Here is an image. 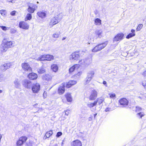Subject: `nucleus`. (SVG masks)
<instances>
[{
  "label": "nucleus",
  "mask_w": 146,
  "mask_h": 146,
  "mask_svg": "<svg viewBox=\"0 0 146 146\" xmlns=\"http://www.w3.org/2000/svg\"><path fill=\"white\" fill-rule=\"evenodd\" d=\"M104 100V99L102 97H100L99 98H98L97 99V100H96V102H97L100 104L102 103Z\"/></svg>",
  "instance_id": "f704fd0d"
},
{
  "label": "nucleus",
  "mask_w": 146,
  "mask_h": 146,
  "mask_svg": "<svg viewBox=\"0 0 146 146\" xmlns=\"http://www.w3.org/2000/svg\"><path fill=\"white\" fill-rule=\"evenodd\" d=\"M102 31L101 30H97L96 31V35L98 36V37L100 38L102 37L101 34L102 33Z\"/></svg>",
  "instance_id": "2f4dec72"
},
{
  "label": "nucleus",
  "mask_w": 146,
  "mask_h": 146,
  "mask_svg": "<svg viewBox=\"0 0 146 146\" xmlns=\"http://www.w3.org/2000/svg\"><path fill=\"white\" fill-rule=\"evenodd\" d=\"M97 113H95V114H94V117L95 118V117H96V115H97Z\"/></svg>",
  "instance_id": "13d9d810"
},
{
  "label": "nucleus",
  "mask_w": 146,
  "mask_h": 146,
  "mask_svg": "<svg viewBox=\"0 0 146 146\" xmlns=\"http://www.w3.org/2000/svg\"><path fill=\"white\" fill-rule=\"evenodd\" d=\"M2 91L0 90V93H1L2 92Z\"/></svg>",
  "instance_id": "e2e57ef3"
},
{
  "label": "nucleus",
  "mask_w": 146,
  "mask_h": 146,
  "mask_svg": "<svg viewBox=\"0 0 146 146\" xmlns=\"http://www.w3.org/2000/svg\"><path fill=\"white\" fill-rule=\"evenodd\" d=\"M37 105H38V104L37 103H36V104H34L33 105V106H35Z\"/></svg>",
  "instance_id": "bf43d9fd"
},
{
  "label": "nucleus",
  "mask_w": 146,
  "mask_h": 146,
  "mask_svg": "<svg viewBox=\"0 0 146 146\" xmlns=\"http://www.w3.org/2000/svg\"><path fill=\"white\" fill-rule=\"evenodd\" d=\"M143 25L142 24H141L139 25L137 27V31H139L142 28Z\"/></svg>",
  "instance_id": "79ce46f5"
},
{
  "label": "nucleus",
  "mask_w": 146,
  "mask_h": 146,
  "mask_svg": "<svg viewBox=\"0 0 146 146\" xmlns=\"http://www.w3.org/2000/svg\"><path fill=\"white\" fill-rule=\"evenodd\" d=\"M92 62V59L91 58L85 59L84 60H81L79 61L80 64L84 65L85 66H87L90 64Z\"/></svg>",
  "instance_id": "6e6552de"
},
{
  "label": "nucleus",
  "mask_w": 146,
  "mask_h": 146,
  "mask_svg": "<svg viewBox=\"0 0 146 146\" xmlns=\"http://www.w3.org/2000/svg\"><path fill=\"white\" fill-rule=\"evenodd\" d=\"M53 133L52 131V130L47 132L44 137V139H46V138H49L52 135Z\"/></svg>",
  "instance_id": "aec40b11"
},
{
  "label": "nucleus",
  "mask_w": 146,
  "mask_h": 146,
  "mask_svg": "<svg viewBox=\"0 0 146 146\" xmlns=\"http://www.w3.org/2000/svg\"><path fill=\"white\" fill-rule=\"evenodd\" d=\"M143 86L146 88V81H143L142 82Z\"/></svg>",
  "instance_id": "8fccbe9b"
},
{
  "label": "nucleus",
  "mask_w": 146,
  "mask_h": 146,
  "mask_svg": "<svg viewBox=\"0 0 146 146\" xmlns=\"http://www.w3.org/2000/svg\"><path fill=\"white\" fill-rule=\"evenodd\" d=\"M97 92L95 90H92V92L91 95L89 97V99L90 100L95 99L97 97Z\"/></svg>",
  "instance_id": "f3484780"
},
{
  "label": "nucleus",
  "mask_w": 146,
  "mask_h": 146,
  "mask_svg": "<svg viewBox=\"0 0 146 146\" xmlns=\"http://www.w3.org/2000/svg\"><path fill=\"white\" fill-rule=\"evenodd\" d=\"M62 135V133L61 131H59L57 133L56 136L57 137H58Z\"/></svg>",
  "instance_id": "a18cd8bd"
},
{
  "label": "nucleus",
  "mask_w": 146,
  "mask_h": 146,
  "mask_svg": "<svg viewBox=\"0 0 146 146\" xmlns=\"http://www.w3.org/2000/svg\"><path fill=\"white\" fill-rule=\"evenodd\" d=\"M100 50L99 47L97 45V46H95L93 49L92 50V51L93 52H96L98 51H100Z\"/></svg>",
  "instance_id": "72a5a7b5"
},
{
  "label": "nucleus",
  "mask_w": 146,
  "mask_h": 146,
  "mask_svg": "<svg viewBox=\"0 0 146 146\" xmlns=\"http://www.w3.org/2000/svg\"><path fill=\"white\" fill-rule=\"evenodd\" d=\"M65 96L68 102H70L72 101V96L70 94L67 93L65 95Z\"/></svg>",
  "instance_id": "bb28decb"
},
{
  "label": "nucleus",
  "mask_w": 146,
  "mask_h": 146,
  "mask_svg": "<svg viewBox=\"0 0 146 146\" xmlns=\"http://www.w3.org/2000/svg\"><path fill=\"white\" fill-rule=\"evenodd\" d=\"M22 84L23 86L27 89L31 88L33 84L31 81L27 79L23 80Z\"/></svg>",
  "instance_id": "7ed1b4c3"
},
{
  "label": "nucleus",
  "mask_w": 146,
  "mask_h": 146,
  "mask_svg": "<svg viewBox=\"0 0 146 146\" xmlns=\"http://www.w3.org/2000/svg\"><path fill=\"white\" fill-rule=\"evenodd\" d=\"M137 117H140V118H141L144 115V114L143 113L140 112L137 114Z\"/></svg>",
  "instance_id": "ea45409f"
},
{
  "label": "nucleus",
  "mask_w": 146,
  "mask_h": 146,
  "mask_svg": "<svg viewBox=\"0 0 146 146\" xmlns=\"http://www.w3.org/2000/svg\"><path fill=\"white\" fill-rule=\"evenodd\" d=\"M71 146H82V143L79 140H77L72 142Z\"/></svg>",
  "instance_id": "6ab92c4d"
},
{
  "label": "nucleus",
  "mask_w": 146,
  "mask_h": 146,
  "mask_svg": "<svg viewBox=\"0 0 146 146\" xmlns=\"http://www.w3.org/2000/svg\"><path fill=\"white\" fill-rule=\"evenodd\" d=\"M131 31L132 33H129L126 36V38H127L129 39L135 36V30L133 29H132Z\"/></svg>",
  "instance_id": "393cba45"
},
{
  "label": "nucleus",
  "mask_w": 146,
  "mask_h": 146,
  "mask_svg": "<svg viewBox=\"0 0 146 146\" xmlns=\"http://www.w3.org/2000/svg\"><path fill=\"white\" fill-rule=\"evenodd\" d=\"M65 84L64 83H62L58 88V92L60 94H62L65 92Z\"/></svg>",
  "instance_id": "4468645a"
},
{
  "label": "nucleus",
  "mask_w": 146,
  "mask_h": 146,
  "mask_svg": "<svg viewBox=\"0 0 146 146\" xmlns=\"http://www.w3.org/2000/svg\"><path fill=\"white\" fill-rule=\"evenodd\" d=\"M28 6L27 11L30 13H33L37 8V5L33 3H31L29 5H28Z\"/></svg>",
  "instance_id": "20e7f679"
},
{
  "label": "nucleus",
  "mask_w": 146,
  "mask_h": 146,
  "mask_svg": "<svg viewBox=\"0 0 146 146\" xmlns=\"http://www.w3.org/2000/svg\"><path fill=\"white\" fill-rule=\"evenodd\" d=\"M120 105L123 107H125L128 104V101L125 98H123L120 99L119 101Z\"/></svg>",
  "instance_id": "9b49d317"
},
{
  "label": "nucleus",
  "mask_w": 146,
  "mask_h": 146,
  "mask_svg": "<svg viewBox=\"0 0 146 146\" xmlns=\"http://www.w3.org/2000/svg\"><path fill=\"white\" fill-rule=\"evenodd\" d=\"M124 35L122 33H119L117 34L116 36H115L113 39V41H119L122 40Z\"/></svg>",
  "instance_id": "2eb2a0df"
},
{
  "label": "nucleus",
  "mask_w": 146,
  "mask_h": 146,
  "mask_svg": "<svg viewBox=\"0 0 146 146\" xmlns=\"http://www.w3.org/2000/svg\"><path fill=\"white\" fill-rule=\"evenodd\" d=\"M51 68L52 70L55 72L57 71L58 69V66L56 64H52L51 66Z\"/></svg>",
  "instance_id": "cd10ccee"
},
{
  "label": "nucleus",
  "mask_w": 146,
  "mask_h": 146,
  "mask_svg": "<svg viewBox=\"0 0 146 146\" xmlns=\"http://www.w3.org/2000/svg\"><path fill=\"white\" fill-rule=\"evenodd\" d=\"M14 0H9L8 1L9 2H11V3H13V1Z\"/></svg>",
  "instance_id": "4d7b16f0"
},
{
  "label": "nucleus",
  "mask_w": 146,
  "mask_h": 146,
  "mask_svg": "<svg viewBox=\"0 0 146 146\" xmlns=\"http://www.w3.org/2000/svg\"><path fill=\"white\" fill-rule=\"evenodd\" d=\"M45 55H43L41 56L38 58L39 60L40 61H44L46 60V57H45Z\"/></svg>",
  "instance_id": "e433bc0d"
},
{
  "label": "nucleus",
  "mask_w": 146,
  "mask_h": 146,
  "mask_svg": "<svg viewBox=\"0 0 146 146\" xmlns=\"http://www.w3.org/2000/svg\"><path fill=\"white\" fill-rule=\"evenodd\" d=\"M11 66V64L10 63L5 64L0 66V70L1 71H5L9 68Z\"/></svg>",
  "instance_id": "f8f14e48"
},
{
  "label": "nucleus",
  "mask_w": 146,
  "mask_h": 146,
  "mask_svg": "<svg viewBox=\"0 0 146 146\" xmlns=\"http://www.w3.org/2000/svg\"><path fill=\"white\" fill-rule=\"evenodd\" d=\"M27 139V138L25 136H22L20 137L19 140L17 141V146H20L26 141Z\"/></svg>",
  "instance_id": "9d476101"
},
{
  "label": "nucleus",
  "mask_w": 146,
  "mask_h": 146,
  "mask_svg": "<svg viewBox=\"0 0 146 146\" xmlns=\"http://www.w3.org/2000/svg\"><path fill=\"white\" fill-rule=\"evenodd\" d=\"M3 75L0 73V82L2 81L3 80Z\"/></svg>",
  "instance_id": "09e8293b"
},
{
  "label": "nucleus",
  "mask_w": 146,
  "mask_h": 146,
  "mask_svg": "<svg viewBox=\"0 0 146 146\" xmlns=\"http://www.w3.org/2000/svg\"><path fill=\"white\" fill-rule=\"evenodd\" d=\"M97 102H96V101H95L93 103L88 104L87 106L90 108H92L95 106L97 104Z\"/></svg>",
  "instance_id": "7c9ffc66"
},
{
  "label": "nucleus",
  "mask_w": 146,
  "mask_h": 146,
  "mask_svg": "<svg viewBox=\"0 0 146 146\" xmlns=\"http://www.w3.org/2000/svg\"><path fill=\"white\" fill-rule=\"evenodd\" d=\"M28 78L30 80H35L38 77L36 74L33 72L29 73L28 75Z\"/></svg>",
  "instance_id": "dca6fc26"
},
{
  "label": "nucleus",
  "mask_w": 146,
  "mask_h": 146,
  "mask_svg": "<svg viewBox=\"0 0 146 146\" xmlns=\"http://www.w3.org/2000/svg\"><path fill=\"white\" fill-rule=\"evenodd\" d=\"M26 18L27 20H30L32 18V15L31 13H28L26 15Z\"/></svg>",
  "instance_id": "4c0bfd02"
},
{
  "label": "nucleus",
  "mask_w": 146,
  "mask_h": 146,
  "mask_svg": "<svg viewBox=\"0 0 146 146\" xmlns=\"http://www.w3.org/2000/svg\"><path fill=\"white\" fill-rule=\"evenodd\" d=\"M0 27L3 31H5L9 29L10 27H6L5 26H0Z\"/></svg>",
  "instance_id": "58836bf2"
},
{
  "label": "nucleus",
  "mask_w": 146,
  "mask_h": 146,
  "mask_svg": "<svg viewBox=\"0 0 146 146\" xmlns=\"http://www.w3.org/2000/svg\"><path fill=\"white\" fill-rule=\"evenodd\" d=\"M95 23L96 25H100L101 23V20L99 18H96L95 20Z\"/></svg>",
  "instance_id": "473e14b6"
},
{
  "label": "nucleus",
  "mask_w": 146,
  "mask_h": 146,
  "mask_svg": "<svg viewBox=\"0 0 146 146\" xmlns=\"http://www.w3.org/2000/svg\"><path fill=\"white\" fill-rule=\"evenodd\" d=\"M77 66V65H74L70 67L69 69V72L70 73H71L73 72Z\"/></svg>",
  "instance_id": "c9c22d12"
},
{
  "label": "nucleus",
  "mask_w": 146,
  "mask_h": 146,
  "mask_svg": "<svg viewBox=\"0 0 146 146\" xmlns=\"http://www.w3.org/2000/svg\"><path fill=\"white\" fill-rule=\"evenodd\" d=\"M59 35V33H56L53 35V37L54 38H56L58 37Z\"/></svg>",
  "instance_id": "37998d69"
},
{
  "label": "nucleus",
  "mask_w": 146,
  "mask_h": 146,
  "mask_svg": "<svg viewBox=\"0 0 146 146\" xmlns=\"http://www.w3.org/2000/svg\"><path fill=\"white\" fill-rule=\"evenodd\" d=\"M16 32V30L15 29L12 28L10 29V33L11 34H13L15 33Z\"/></svg>",
  "instance_id": "c03bdc74"
},
{
  "label": "nucleus",
  "mask_w": 146,
  "mask_h": 146,
  "mask_svg": "<svg viewBox=\"0 0 146 146\" xmlns=\"http://www.w3.org/2000/svg\"><path fill=\"white\" fill-rule=\"evenodd\" d=\"M36 3H39V2H38V1H37V2H36Z\"/></svg>",
  "instance_id": "0e129e2a"
},
{
  "label": "nucleus",
  "mask_w": 146,
  "mask_h": 146,
  "mask_svg": "<svg viewBox=\"0 0 146 146\" xmlns=\"http://www.w3.org/2000/svg\"><path fill=\"white\" fill-rule=\"evenodd\" d=\"M142 75L144 76H146V69L142 73Z\"/></svg>",
  "instance_id": "864d4df0"
},
{
  "label": "nucleus",
  "mask_w": 146,
  "mask_h": 146,
  "mask_svg": "<svg viewBox=\"0 0 146 146\" xmlns=\"http://www.w3.org/2000/svg\"><path fill=\"white\" fill-rule=\"evenodd\" d=\"M15 87L16 88H19L20 87V84L18 79H16L14 81Z\"/></svg>",
  "instance_id": "a878e982"
},
{
  "label": "nucleus",
  "mask_w": 146,
  "mask_h": 146,
  "mask_svg": "<svg viewBox=\"0 0 146 146\" xmlns=\"http://www.w3.org/2000/svg\"><path fill=\"white\" fill-rule=\"evenodd\" d=\"M66 38V37H64L62 38V40H63Z\"/></svg>",
  "instance_id": "052dcab7"
},
{
  "label": "nucleus",
  "mask_w": 146,
  "mask_h": 146,
  "mask_svg": "<svg viewBox=\"0 0 146 146\" xmlns=\"http://www.w3.org/2000/svg\"><path fill=\"white\" fill-rule=\"evenodd\" d=\"M109 95L111 98H113L115 97V94L114 93H109Z\"/></svg>",
  "instance_id": "a19ab883"
},
{
  "label": "nucleus",
  "mask_w": 146,
  "mask_h": 146,
  "mask_svg": "<svg viewBox=\"0 0 146 146\" xmlns=\"http://www.w3.org/2000/svg\"><path fill=\"white\" fill-rule=\"evenodd\" d=\"M42 78L43 80L48 81L52 79V77L49 74H46L43 75L42 76Z\"/></svg>",
  "instance_id": "a211bd4d"
},
{
  "label": "nucleus",
  "mask_w": 146,
  "mask_h": 146,
  "mask_svg": "<svg viewBox=\"0 0 146 146\" xmlns=\"http://www.w3.org/2000/svg\"><path fill=\"white\" fill-rule=\"evenodd\" d=\"M16 13V11H13L11 13V15L12 16H14L15 15Z\"/></svg>",
  "instance_id": "3c124183"
},
{
  "label": "nucleus",
  "mask_w": 146,
  "mask_h": 146,
  "mask_svg": "<svg viewBox=\"0 0 146 146\" xmlns=\"http://www.w3.org/2000/svg\"><path fill=\"white\" fill-rule=\"evenodd\" d=\"M94 72L93 71L89 72L86 78V84H88L94 77Z\"/></svg>",
  "instance_id": "1a4fd4ad"
},
{
  "label": "nucleus",
  "mask_w": 146,
  "mask_h": 146,
  "mask_svg": "<svg viewBox=\"0 0 146 146\" xmlns=\"http://www.w3.org/2000/svg\"><path fill=\"white\" fill-rule=\"evenodd\" d=\"M53 146H58V145L57 144H55Z\"/></svg>",
  "instance_id": "680f3d73"
},
{
  "label": "nucleus",
  "mask_w": 146,
  "mask_h": 146,
  "mask_svg": "<svg viewBox=\"0 0 146 146\" xmlns=\"http://www.w3.org/2000/svg\"><path fill=\"white\" fill-rule=\"evenodd\" d=\"M37 72L39 74H42L45 72V69L44 66H42L41 67H39L37 70Z\"/></svg>",
  "instance_id": "4be33fe9"
},
{
  "label": "nucleus",
  "mask_w": 146,
  "mask_h": 146,
  "mask_svg": "<svg viewBox=\"0 0 146 146\" xmlns=\"http://www.w3.org/2000/svg\"><path fill=\"white\" fill-rule=\"evenodd\" d=\"M141 108L139 107H136V112H138L140 111L141 110Z\"/></svg>",
  "instance_id": "de8ad7c7"
},
{
  "label": "nucleus",
  "mask_w": 146,
  "mask_h": 146,
  "mask_svg": "<svg viewBox=\"0 0 146 146\" xmlns=\"http://www.w3.org/2000/svg\"><path fill=\"white\" fill-rule=\"evenodd\" d=\"M110 109H111L110 108H107L105 109V111L106 112H108L109 111Z\"/></svg>",
  "instance_id": "5fc2aeb1"
},
{
  "label": "nucleus",
  "mask_w": 146,
  "mask_h": 146,
  "mask_svg": "<svg viewBox=\"0 0 146 146\" xmlns=\"http://www.w3.org/2000/svg\"><path fill=\"white\" fill-rule=\"evenodd\" d=\"M5 11L4 10H1L0 11V13L2 15L4 16L5 15Z\"/></svg>",
  "instance_id": "49530a36"
},
{
  "label": "nucleus",
  "mask_w": 146,
  "mask_h": 146,
  "mask_svg": "<svg viewBox=\"0 0 146 146\" xmlns=\"http://www.w3.org/2000/svg\"><path fill=\"white\" fill-rule=\"evenodd\" d=\"M37 14L38 17L42 19L45 18L46 16V13L42 11L38 12Z\"/></svg>",
  "instance_id": "412c9836"
},
{
  "label": "nucleus",
  "mask_w": 146,
  "mask_h": 146,
  "mask_svg": "<svg viewBox=\"0 0 146 146\" xmlns=\"http://www.w3.org/2000/svg\"><path fill=\"white\" fill-rule=\"evenodd\" d=\"M80 56L79 52H75L73 53L69 57L70 60H78L80 58Z\"/></svg>",
  "instance_id": "39448f33"
},
{
  "label": "nucleus",
  "mask_w": 146,
  "mask_h": 146,
  "mask_svg": "<svg viewBox=\"0 0 146 146\" xmlns=\"http://www.w3.org/2000/svg\"><path fill=\"white\" fill-rule=\"evenodd\" d=\"M76 83V81L74 80H71L69 81L68 83L66 84V87L67 88H69L75 84Z\"/></svg>",
  "instance_id": "5701e85b"
},
{
  "label": "nucleus",
  "mask_w": 146,
  "mask_h": 146,
  "mask_svg": "<svg viewBox=\"0 0 146 146\" xmlns=\"http://www.w3.org/2000/svg\"><path fill=\"white\" fill-rule=\"evenodd\" d=\"M21 66L23 70L26 72H30L32 71V69L30 67L29 64L27 63H23L21 64Z\"/></svg>",
  "instance_id": "423d86ee"
},
{
  "label": "nucleus",
  "mask_w": 146,
  "mask_h": 146,
  "mask_svg": "<svg viewBox=\"0 0 146 146\" xmlns=\"http://www.w3.org/2000/svg\"><path fill=\"white\" fill-rule=\"evenodd\" d=\"M19 27L20 28L24 29H27L29 28L28 24L24 21H21L19 23Z\"/></svg>",
  "instance_id": "ddd939ff"
},
{
  "label": "nucleus",
  "mask_w": 146,
  "mask_h": 146,
  "mask_svg": "<svg viewBox=\"0 0 146 146\" xmlns=\"http://www.w3.org/2000/svg\"><path fill=\"white\" fill-rule=\"evenodd\" d=\"M59 15H57L51 19L49 25L51 27L54 25L59 23L61 19L59 17Z\"/></svg>",
  "instance_id": "f03ea898"
},
{
  "label": "nucleus",
  "mask_w": 146,
  "mask_h": 146,
  "mask_svg": "<svg viewBox=\"0 0 146 146\" xmlns=\"http://www.w3.org/2000/svg\"><path fill=\"white\" fill-rule=\"evenodd\" d=\"M40 85L38 83L34 84L31 88L32 91L34 93H38L40 90Z\"/></svg>",
  "instance_id": "0eeeda50"
},
{
  "label": "nucleus",
  "mask_w": 146,
  "mask_h": 146,
  "mask_svg": "<svg viewBox=\"0 0 146 146\" xmlns=\"http://www.w3.org/2000/svg\"><path fill=\"white\" fill-rule=\"evenodd\" d=\"M46 57V60L50 61L53 60L54 58V56L52 55L47 54L45 55Z\"/></svg>",
  "instance_id": "c85d7f7f"
},
{
  "label": "nucleus",
  "mask_w": 146,
  "mask_h": 146,
  "mask_svg": "<svg viewBox=\"0 0 146 146\" xmlns=\"http://www.w3.org/2000/svg\"><path fill=\"white\" fill-rule=\"evenodd\" d=\"M107 44V42H106L101 44H98V45L99 47L100 50H101L106 46Z\"/></svg>",
  "instance_id": "b1692460"
},
{
  "label": "nucleus",
  "mask_w": 146,
  "mask_h": 146,
  "mask_svg": "<svg viewBox=\"0 0 146 146\" xmlns=\"http://www.w3.org/2000/svg\"><path fill=\"white\" fill-rule=\"evenodd\" d=\"M103 84L105 86H106L107 87V82L105 81H104L103 82Z\"/></svg>",
  "instance_id": "6e6d98bb"
},
{
  "label": "nucleus",
  "mask_w": 146,
  "mask_h": 146,
  "mask_svg": "<svg viewBox=\"0 0 146 146\" xmlns=\"http://www.w3.org/2000/svg\"><path fill=\"white\" fill-rule=\"evenodd\" d=\"M140 96H138V98L141 100L146 99V93L142 92L140 94Z\"/></svg>",
  "instance_id": "c756f323"
},
{
  "label": "nucleus",
  "mask_w": 146,
  "mask_h": 146,
  "mask_svg": "<svg viewBox=\"0 0 146 146\" xmlns=\"http://www.w3.org/2000/svg\"><path fill=\"white\" fill-rule=\"evenodd\" d=\"M70 110H68L65 111V115H68L69 113Z\"/></svg>",
  "instance_id": "603ef678"
},
{
  "label": "nucleus",
  "mask_w": 146,
  "mask_h": 146,
  "mask_svg": "<svg viewBox=\"0 0 146 146\" xmlns=\"http://www.w3.org/2000/svg\"><path fill=\"white\" fill-rule=\"evenodd\" d=\"M13 42L11 41L5 42L3 41L0 46V50L1 52H6L9 48L11 47L13 45Z\"/></svg>",
  "instance_id": "f257e3e1"
}]
</instances>
